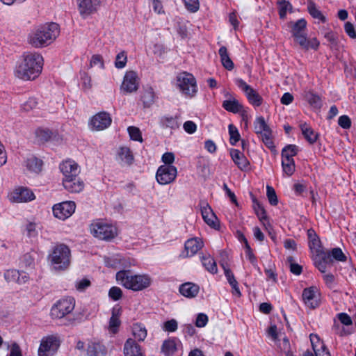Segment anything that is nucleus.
Instances as JSON below:
<instances>
[{
	"instance_id": "1",
	"label": "nucleus",
	"mask_w": 356,
	"mask_h": 356,
	"mask_svg": "<svg viewBox=\"0 0 356 356\" xmlns=\"http://www.w3.org/2000/svg\"><path fill=\"white\" fill-rule=\"evenodd\" d=\"M60 28L56 23H47L35 27L28 35V42L35 48L51 44L59 35Z\"/></svg>"
},
{
	"instance_id": "2",
	"label": "nucleus",
	"mask_w": 356,
	"mask_h": 356,
	"mask_svg": "<svg viewBox=\"0 0 356 356\" xmlns=\"http://www.w3.org/2000/svg\"><path fill=\"white\" fill-rule=\"evenodd\" d=\"M23 61L16 67L15 75L24 81L34 80L42 72L44 59L39 53L24 54Z\"/></svg>"
},
{
	"instance_id": "3",
	"label": "nucleus",
	"mask_w": 356,
	"mask_h": 356,
	"mask_svg": "<svg viewBox=\"0 0 356 356\" xmlns=\"http://www.w3.org/2000/svg\"><path fill=\"white\" fill-rule=\"evenodd\" d=\"M47 260L54 270L64 271L70 265L71 250L67 245L57 243L51 248Z\"/></svg>"
},
{
	"instance_id": "4",
	"label": "nucleus",
	"mask_w": 356,
	"mask_h": 356,
	"mask_svg": "<svg viewBox=\"0 0 356 356\" xmlns=\"http://www.w3.org/2000/svg\"><path fill=\"white\" fill-rule=\"evenodd\" d=\"M117 281L126 289L138 291L147 288L151 279L145 275H132L130 270H120L116 273Z\"/></svg>"
},
{
	"instance_id": "5",
	"label": "nucleus",
	"mask_w": 356,
	"mask_h": 356,
	"mask_svg": "<svg viewBox=\"0 0 356 356\" xmlns=\"http://www.w3.org/2000/svg\"><path fill=\"white\" fill-rule=\"evenodd\" d=\"M75 300L66 297L58 300L51 307L50 315L53 319H60L70 314L74 309Z\"/></svg>"
},
{
	"instance_id": "6",
	"label": "nucleus",
	"mask_w": 356,
	"mask_h": 356,
	"mask_svg": "<svg viewBox=\"0 0 356 356\" xmlns=\"http://www.w3.org/2000/svg\"><path fill=\"white\" fill-rule=\"evenodd\" d=\"M90 231L95 237L104 241H110L117 236V228L103 222L92 223Z\"/></svg>"
},
{
	"instance_id": "7",
	"label": "nucleus",
	"mask_w": 356,
	"mask_h": 356,
	"mask_svg": "<svg viewBox=\"0 0 356 356\" xmlns=\"http://www.w3.org/2000/svg\"><path fill=\"white\" fill-rule=\"evenodd\" d=\"M177 81L179 89L184 94L193 97L197 92L196 81L193 74L186 72L180 73Z\"/></svg>"
},
{
	"instance_id": "8",
	"label": "nucleus",
	"mask_w": 356,
	"mask_h": 356,
	"mask_svg": "<svg viewBox=\"0 0 356 356\" xmlns=\"http://www.w3.org/2000/svg\"><path fill=\"white\" fill-rule=\"evenodd\" d=\"M60 346V341L56 337L47 336L41 340L38 349L39 356H52Z\"/></svg>"
},
{
	"instance_id": "9",
	"label": "nucleus",
	"mask_w": 356,
	"mask_h": 356,
	"mask_svg": "<svg viewBox=\"0 0 356 356\" xmlns=\"http://www.w3.org/2000/svg\"><path fill=\"white\" fill-rule=\"evenodd\" d=\"M236 84L245 94V96L250 104L254 106H260L263 103L262 97L250 85L241 79L236 80Z\"/></svg>"
},
{
	"instance_id": "10",
	"label": "nucleus",
	"mask_w": 356,
	"mask_h": 356,
	"mask_svg": "<svg viewBox=\"0 0 356 356\" xmlns=\"http://www.w3.org/2000/svg\"><path fill=\"white\" fill-rule=\"evenodd\" d=\"M79 13L82 18L97 13L102 3V0H76Z\"/></svg>"
},
{
	"instance_id": "11",
	"label": "nucleus",
	"mask_w": 356,
	"mask_h": 356,
	"mask_svg": "<svg viewBox=\"0 0 356 356\" xmlns=\"http://www.w3.org/2000/svg\"><path fill=\"white\" fill-rule=\"evenodd\" d=\"M177 175V168L174 165H161L156 173L159 184L164 185L175 181Z\"/></svg>"
},
{
	"instance_id": "12",
	"label": "nucleus",
	"mask_w": 356,
	"mask_h": 356,
	"mask_svg": "<svg viewBox=\"0 0 356 356\" xmlns=\"http://www.w3.org/2000/svg\"><path fill=\"white\" fill-rule=\"evenodd\" d=\"M75 209L76 204L74 202H63L53 207V213L56 218L64 220L74 213Z\"/></svg>"
},
{
	"instance_id": "13",
	"label": "nucleus",
	"mask_w": 356,
	"mask_h": 356,
	"mask_svg": "<svg viewBox=\"0 0 356 356\" xmlns=\"http://www.w3.org/2000/svg\"><path fill=\"white\" fill-rule=\"evenodd\" d=\"M302 299L305 304L310 309H316L321 304L320 293L316 286L305 288L302 291Z\"/></svg>"
},
{
	"instance_id": "14",
	"label": "nucleus",
	"mask_w": 356,
	"mask_h": 356,
	"mask_svg": "<svg viewBox=\"0 0 356 356\" xmlns=\"http://www.w3.org/2000/svg\"><path fill=\"white\" fill-rule=\"evenodd\" d=\"M138 78L137 74L134 71L127 72L120 90L124 94L136 92L138 89Z\"/></svg>"
},
{
	"instance_id": "15",
	"label": "nucleus",
	"mask_w": 356,
	"mask_h": 356,
	"mask_svg": "<svg viewBox=\"0 0 356 356\" xmlns=\"http://www.w3.org/2000/svg\"><path fill=\"white\" fill-rule=\"evenodd\" d=\"M307 26V22L305 19H300L296 22L291 27L292 35L296 42L300 45H304L305 42V37L307 33L305 32Z\"/></svg>"
},
{
	"instance_id": "16",
	"label": "nucleus",
	"mask_w": 356,
	"mask_h": 356,
	"mask_svg": "<svg viewBox=\"0 0 356 356\" xmlns=\"http://www.w3.org/2000/svg\"><path fill=\"white\" fill-rule=\"evenodd\" d=\"M9 197L11 202L17 203L29 202L35 198L33 193L24 187L16 188L10 194Z\"/></svg>"
},
{
	"instance_id": "17",
	"label": "nucleus",
	"mask_w": 356,
	"mask_h": 356,
	"mask_svg": "<svg viewBox=\"0 0 356 356\" xmlns=\"http://www.w3.org/2000/svg\"><path fill=\"white\" fill-rule=\"evenodd\" d=\"M59 168L64 176L63 179H69L71 177L74 179L80 172L79 165L71 159L63 161L60 164Z\"/></svg>"
},
{
	"instance_id": "18",
	"label": "nucleus",
	"mask_w": 356,
	"mask_h": 356,
	"mask_svg": "<svg viewBox=\"0 0 356 356\" xmlns=\"http://www.w3.org/2000/svg\"><path fill=\"white\" fill-rule=\"evenodd\" d=\"M111 118L106 112H100L92 118L90 124L92 129L99 131L103 130L111 125Z\"/></svg>"
},
{
	"instance_id": "19",
	"label": "nucleus",
	"mask_w": 356,
	"mask_h": 356,
	"mask_svg": "<svg viewBox=\"0 0 356 356\" xmlns=\"http://www.w3.org/2000/svg\"><path fill=\"white\" fill-rule=\"evenodd\" d=\"M203 247V242L199 238H192L185 242L184 251L181 256L188 257L195 255Z\"/></svg>"
},
{
	"instance_id": "20",
	"label": "nucleus",
	"mask_w": 356,
	"mask_h": 356,
	"mask_svg": "<svg viewBox=\"0 0 356 356\" xmlns=\"http://www.w3.org/2000/svg\"><path fill=\"white\" fill-rule=\"evenodd\" d=\"M201 213L204 222L211 227L216 229L218 225V218L211 207L207 202L201 203Z\"/></svg>"
},
{
	"instance_id": "21",
	"label": "nucleus",
	"mask_w": 356,
	"mask_h": 356,
	"mask_svg": "<svg viewBox=\"0 0 356 356\" xmlns=\"http://www.w3.org/2000/svg\"><path fill=\"white\" fill-rule=\"evenodd\" d=\"M123 353L124 356H144L141 346L131 338H129L125 341Z\"/></svg>"
},
{
	"instance_id": "22",
	"label": "nucleus",
	"mask_w": 356,
	"mask_h": 356,
	"mask_svg": "<svg viewBox=\"0 0 356 356\" xmlns=\"http://www.w3.org/2000/svg\"><path fill=\"white\" fill-rule=\"evenodd\" d=\"M122 313V308L119 305H115L112 309L111 317L109 320L108 330L113 334H116L118 331V327L121 324L120 316Z\"/></svg>"
},
{
	"instance_id": "23",
	"label": "nucleus",
	"mask_w": 356,
	"mask_h": 356,
	"mask_svg": "<svg viewBox=\"0 0 356 356\" xmlns=\"http://www.w3.org/2000/svg\"><path fill=\"white\" fill-rule=\"evenodd\" d=\"M63 185L64 188L71 193H79L84 188V183L77 177L63 179Z\"/></svg>"
},
{
	"instance_id": "24",
	"label": "nucleus",
	"mask_w": 356,
	"mask_h": 356,
	"mask_svg": "<svg viewBox=\"0 0 356 356\" xmlns=\"http://www.w3.org/2000/svg\"><path fill=\"white\" fill-rule=\"evenodd\" d=\"M232 159L241 170H246L249 167V161L244 154L238 149H233L230 151Z\"/></svg>"
},
{
	"instance_id": "25",
	"label": "nucleus",
	"mask_w": 356,
	"mask_h": 356,
	"mask_svg": "<svg viewBox=\"0 0 356 356\" xmlns=\"http://www.w3.org/2000/svg\"><path fill=\"white\" fill-rule=\"evenodd\" d=\"M307 237L309 247L313 253L320 252V249L323 247L321 245V240L313 229H309L307 230Z\"/></svg>"
},
{
	"instance_id": "26",
	"label": "nucleus",
	"mask_w": 356,
	"mask_h": 356,
	"mask_svg": "<svg viewBox=\"0 0 356 356\" xmlns=\"http://www.w3.org/2000/svg\"><path fill=\"white\" fill-rule=\"evenodd\" d=\"M106 353V348L102 343L92 341L88 343L87 348V355L88 356H105Z\"/></svg>"
},
{
	"instance_id": "27",
	"label": "nucleus",
	"mask_w": 356,
	"mask_h": 356,
	"mask_svg": "<svg viewBox=\"0 0 356 356\" xmlns=\"http://www.w3.org/2000/svg\"><path fill=\"white\" fill-rule=\"evenodd\" d=\"M179 291L182 296L191 298L197 295L200 287L197 284L191 282H186L180 285Z\"/></svg>"
},
{
	"instance_id": "28",
	"label": "nucleus",
	"mask_w": 356,
	"mask_h": 356,
	"mask_svg": "<svg viewBox=\"0 0 356 356\" xmlns=\"http://www.w3.org/2000/svg\"><path fill=\"white\" fill-rule=\"evenodd\" d=\"M300 127L305 138L310 144L315 143L318 138V134L306 122L301 124Z\"/></svg>"
},
{
	"instance_id": "29",
	"label": "nucleus",
	"mask_w": 356,
	"mask_h": 356,
	"mask_svg": "<svg viewBox=\"0 0 356 356\" xmlns=\"http://www.w3.org/2000/svg\"><path fill=\"white\" fill-rule=\"evenodd\" d=\"M156 95L152 87H148L144 89L140 100L143 102L145 108H149L155 102Z\"/></svg>"
},
{
	"instance_id": "30",
	"label": "nucleus",
	"mask_w": 356,
	"mask_h": 356,
	"mask_svg": "<svg viewBox=\"0 0 356 356\" xmlns=\"http://www.w3.org/2000/svg\"><path fill=\"white\" fill-rule=\"evenodd\" d=\"M42 164V161L35 156L28 158L26 161V166L27 170L36 174H38L41 172Z\"/></svg>"
},
{
	"instance_id": "31",
	"label": "nucleus",
	"mask_w": 356,
	"mask_h": 356,
	"mask_svg": "<svg viewBox=\"0 0 356 356\" xmlns=\"http://www.w3.org/2000/svg\"><path fill=\"white\" fill-rule=\"evenodd\" d=\"M250 197L253 203V209L257 214V217L260 220V221L263 222L264 224V221L267 220V215L264 207L260 204V202L257 200L256 197L250 193Z\"/></svg>"
},
{
	"instance_id": "32",
	"label": "nucleus",
	"mask_w": 356,
	"mask_h": 356,
	"mask_svg": "<svg viewBox=\"0 0 356 356\" xmlns=\"http://www.w3.org/2000/svg\"><path fill=\"white\" fill-rule=\"evenodd\" d=\"M218 54L223 67L227 70H233L234 65L228 54L227 48L225 46H222L218 51Z\"/></svg>"
},
{
	"instance_id": "33",
	"label": "nucleus",
	"mask_w": 356,
	"mask_h": 356,
	"mask_svg": "<svg viewBox=\"0 0 356 356\" xmlns=\"http://www.w3.org/2000/svg\"><path fill=\"white\" fill-rule=\"evenodd\" d=\"M222 106L226 111L233 113H239L243 108V105L236 99L225 100Z\"/></svg>"
},
{
	"instance_id": "34",
	"label": "nucleus",
	"mask_w": 356,
	"mask_h": 356,
	"mask_svg": "<svg viewBox=\"0 0 356 356\" xmlns=\"http://www.w3.org/2000/svg\"><path fill=\"white\" fill-rule=\"evenodd\" d=\"M201 261L207 270L212 274L217 273L218 268L216 262L209 254L202 255L201 257Z\"/></svg>"
},
{
	"instance_id": "35",
	"label": "nucleus",
	"mask_w": 356,
	"mask_h": 356,
	"mask_svg": "<svg viewBox=\"0 0 356 356\" xmlns=\"http://www.w3.org/2000/svg\"><path fill=\"white\" fill-rule=\"evenodd\" d=\"M254 132L261 135L264 134V132L268 133V131L271 130L269 126L266 124L264 118L262 116L258 117L255 119L254 122Z\"/></svg>"
},
{
	"instance_id": "36",
	"label": "nucleus",
	"mask_w": 356,
	"mask_h": 356,
	"mask_svg": "<svg viewBox=\"0 0 356 356\" xmlns=\"http://www.w3.org/2000/svg\"><path fill=\"white\" fill-rule=\"evenodd\" d=\"M132 333L135 339L139 341H143L147 335L146 328L141 323L134 324L132 327Z\"/></svg>"
},
{
	"instance_id": "37",
	"label": "nucleus",
	"mask_w": 356,
	"mask_h": 356,
	"mask_svg": "<svg viewBox=\"0 0 356 356\" xmlns=\"http://www.w3.org/2000/svg\"><path fill=\"white\" fill-rule=\"evenodd\" d=\"M160 124L163 128H170L177 129L179 127V124L176 117L165 115L161 118Z\"/></svg>"
},
{
	"instance_id": "38",
	"label": "nucleus",
	"mask_w": 356,
	"mask_h": 356,
	"mask_svg": "<svg viewBox=\"0 0 356 356\" xmlns=\"http://www.w3.org/2000/svg\"><path fill=\"white\" fill-rule=\"evenodd\" d=\"M307 10L313 18L318 19L322 23L326 22V17L323 15L321 11L317 8L314 2H309L307 5Z\"/></svg>"
},
{
	"instance_id": "39",
	"label": "nucleus",
	"mask_w": 356,
	"mask_h": 356,
	"mask_svg": "<svg viewBox=\"0 0 356 356\" xmlns=\"http://www.w3.org/2000/svg\"><path fill=\"white\" fill-rule=\"evenodd\" d=\"M305 97L309 105L314 108H321L322 101L321 97L316 93L309 91L305 93Z\"/></svg>"
},
{
	"instance_id": "40",
	"label": "nucleus",
	"mask_w": 356,
	"mask_h": 356,
	"mask_svg": "<svg viewBox=\"0 0 356 356\" xmlns=\"http://www.w3.org/2000/svg\"><path fill=\"white\" fill-rule=\"evenodd\" d=\"M298 153V147L295 145H288L282 151V159H293Z\"/></svg>"
},
{
	"instance_id": "41",
	"label": "nucleus",
	"mask_w": 356,
	"mask_h": 356,
	"mask_svg": "<svg viewBox=\"0 0 356 356\" xmlns=\"http://www.w3.org/2000/svg\"><path fill=\"white\" fill-rule=\"evenodd\" d=\"M120 160L125 164L131 165L134 161V156L128 147H121L119 151Z\"/></svg>"
},
{
	"instance_id": "42",
	"label": "nucleus",
	"mask_w": 356,
	"mask_h": 356,
	"mask_svg": "<svg viewBox=\"0 0 356 356\" xmlns=\"http://www.w3.org/2000/svg\"><path fill=\"white\" fill-rule=\"evenodd\" d=\"M283 172L287 176H291L295 172L294 159H282Z\"/></svg>"
},
{
	"instance_id": "43",
	"label": "nucleus",
	"mask_w": 356,
	"mask_h": 356,
	"mask_svg": "<svg viewBox=\"0 0 356 356\" xmlns=\"http://www.w3.org/2000/svg\"><path fill=\"white\" fill-rule=\"evenodd\" d=\"M52 133L49 129H38L35 131L37 140L40 143H45L49 140Z\"/></svg>"
},
{
	"instance_id": "44",
	"label": "nucleus",
	"mask_w": 356,
	"mask_h": 356,
	"mask_svg": "<svg viewBox=\"0 0 356 356\" xmlns=\"http://www.w3.org/2000/svg\"><path fill=\"white\" fill-rule=\"evenodd\" d=\"M229 134V143L232 145H235L241 138L240 134L237 128L232 124H230L228 127Z\"/></svg>"
},
{
	"instance_id": "45",
	"label": "nucleus",
	"mask_w": 356,
	"mask_h": 356,
	"mask_svg": "<svg viewBox=\"0 0 356 356\" xmlns=\"http://www.w3.org/2000/svg\"><path fill=\"white\" fill-rule=\"evenodd\" d=\"M162 351L168 355H171L177 350L176 343L174 340H166L162 345Z\"/></svg>"
},
{
	"instance_id": "46",
	"label": "nucleus",
	"mask_w": 356,
	"mask_h": 356,
	"mask_svg": "<svg viewBox=\"0 0 356 356\" xmlns=\"http://www.w3.org/2000/svg\"><path fill=\"white\" fill-rule=\"evenodd\" d=\"M241 236L243 237V241H244L245 248V253L248 259L250 260V261L253 264L256 265L257 264V259L255 256L254 255L252 249L248 242L247 238L243 234H241Z\"/></svg>"
},
{
	"instance_id": "47",
	"label": "nucleus",
	"mask_w": 356,
	"mask_h": 356,
	"mask_svg": "<svg viewBox=\"0 0 356 356\" xmlns=\"http://www.w3.org/2000/svg\"><path fill=\"white\" fill-rule=\"evenodd\" d=\"M19 277L20 272L15 269L8 270L4 273V277L7 282H17Z\"/></svg>"
},
{
	"instance_id": "48",
	"label": "nucleus",
	"mask_w": 356,
	"mask_h": 356,
	"mask_svg": "<svg viewBox=\"0 0 356 356\" xmlns=\"http://www.w3.org/2000/svg\"><path fill=\"white\" fill-rule=\"evenodd\" d=\"M127 61V54L125 51H121L116 56L115 66L118 69H122L125 67Z\"/></svg>"
},
{
	"instance_id": "49",
	"label": "nucleus",
	"mask_w": 356,
	"mask_h": 356,
	"mask_svg": "<svg viewBox=\"0 0 356 356\" xmlns=\"http://www.w3.org/2000/svg\"><path fill=\"white\" fill-rule=\"evenodd\" d=\"M128 132L130 136L131 139L142 142V135L139 128L134 126H131L128 127Z\"/></svg>"
},
{
	"instance_id": "50",
	"label": "nucleus",
	"mask_w": 356,
	"mask_h": 356,
	"mask_svg": "<svg viewBox=\"0 0 356 356\" xmlns=\"http://www.w3.org/2000/svg\"><path fill=\"white\" fill-rule=\"evenodd\" d=\"M266 195L269 201V203L273 206H276L278 203L277 197L275 189L270 186L266 187Z\"/></svg>"
},
{
	"instance_id": "51",
	"label": "nucleus",
	"mask_w": 356,
	"mask_h": 356,
	"mask_svg": "<svg viewBox=\"0 0 356 356\" xmlns=\"http://www.w3.org/2000/svg\"><path fill=\"white\" fill-rule=\"evenodd\" d=\"M319 44L320 42L316 38H314L311 40H308L307 38L305 37V44L300 46L305 50H308L309 49H313L314 50H316L318 49Z\"/></svg>"
},
{
	"instance_id": "52",
	"label": "nucleus",
	"mask_w": 356,
	"mask_h": 356,
	"mask_svg": "<svg viewBox=\"0 0 356 356\" xmlns=\"http://www.w3.org/2000/svg\"><path fill=\"white\" fill-rule=\"evenodd\" d=\"M37 225L35 222H29L26 224L25 230L29 238H35L38 236Z\"/></svg>"
},
{
	"instance_id": "53",
	"label": "nucleus",
	"mask_w": 356,
	"mask_h": 356,
	"mask_svg": "<svg viewBox=\"0 0 356 356\" xmlns=\"http://www.w3.org/2000/svg\"><path fill=\"white\" fill-rule=\"evenodd\" d=\"M260 136L262 139V141L267 147H268L269 149H275L273 141L272 140L271 130L268 131V133L264 132V134H261Z\"/></svg>"
},
{
	"instance_id": "54",
	"label": "nucleus",
	"mask_w": 356,
	"mask_h": 356,
	"mask_svg": "<svg viewBox=\"0 0 356 356\" xmlns=\"http://www.w3.org/2000/svg\"><path fill=\"white\" fill-rule=\"evenodd\" d=\"M260 136L262 139V141L267 147H268L269 149H275L273 141L272 140L271 130L268 131V133L264 132V134H261Z\"/></svg>"
},
{
	"instance_id": "55",
	"label": "nucleus",
	"mask_w": 356,
	"mask_h": 356,
	"mask_svg": "<svg viewBox=\"0 0 356 356\" xmlns=\"http://www.w3.org/2000/svg\"><path fill=\"white\" fill-rule=\"evenodd\" d=\"M331 255L333 259L339 261H346L347 259L346 256L343 254L341 249L339 248H333L331 252Z\"/></svg>"
},
{
	"instance_id": "56",
	"label": "nucleus",
	"mask_w": 356,
	"mask_h": 356,
	"mask_svg": "<svg viewBox=\"0 0 356 356\" xmlns=\"http://www.w3.org/2000/svg\"><path fill=\"white\" fill-rule=\"evenodd\" d=\"M108 296L113 300L117 301L122 296V291L120 288L118 286H113L108 291Z\"/></svg>"
},
{
	"instance_id": "57",
	"label": "nucleus",
	"mask_w": 356,
	"mask_h": 356,
	"mask_svg": "<svg viewBox=\"0 0 356 356\" xmlns=\"http://www.w3.org/2000/svg\"><path fill=\"white\" fill-rule=\"evenodd\" d=\"M38 106V101L34 97H30L29 99L25 102L22 107V109L26 112L30 111L33 110V108H36Z\"/></svg>"
},
{
	"instance_id": "58",
	"label": "nucleus",
	"mask_w": 356,
	"mask_h": 356,
	"mask_svg": "<svg viewBox=\"0 0 356 356\" xmlns=\"http://www.w3.org/2000/svg\"><path fill=\"white\" fill-rule=\"evenodd\" d=\"M178 323L175 319H171L164 323L163 329L165 332H172L177 330Z\"/></svg>"
},
{
	"instance_id": "59",
	"label": "nucleus",
	"mask_w": 356,
	"mask_h": 356,
	"mask_svg": "<svg viewBox=\"0 0 356 356\" xmlns=\"http://www.w3.org/2000/svg\"><path fill=\"white\" fill-rule=\"evenodd\" d=\"M279 3L280 5L279 10L280 17L281 19H284L286 17L287 10L289 8H291L292 6L289 1H286L285 0H281L280 1H279Z\"/></svg>"
},
{
	"instance_id": "60",
	"label": "nucleus",
	"mask_w": 356,
	"mask_h": 356,
	"mask_svg": "<svg viewBox=\"0 0 356 356\" xmlns=\"http://www.w3.org/2000/svg\"><path fill=\"white\" fill-rule=\"evenodd\" d=\"M314 254H316V257L317 258L325 261V263L327 264H330L332 261L331 258V253L324 251L323 248L320 249V252H315Z\"/></svg>"
},
{
	"instance_id": "61",
	"label": "nucleus",
	"mask_w": 356,
	"mask_h": 356,
	"mask_svg": "<svg viewBox=\"0 0 356 356\" xmlns=\"http://www.w3.org/2000/svg\"><path fill=\"white\" fill-rule=\"evenodd\" d=\"M338 124L343 129H348L351 127V120L348 115H343L339 117Z\"/></svg>"
},
{
	"instance_id": "62",
	"label": "nucleus",
	"mask_w": 356,
	"mask_h": 356,
	"mask_svg": "<svg viewBox=\"0 0 356 356\" xmlns=\"http://www.w3.org/2000/svg\"><path fill=\"white\" fill-rule=\"evenodd\" d=\"M90 286V281L88 279L83 278V279L76 282L75 287L78 291H83Z\"/></svg>"
},
{
	"instance_id": "63",
	"label": "nucleus",
	"mask_w": 356,
	"mask_h": 356,
	"mask_svg": "<svg viewBox=\"0 0 356 356\" xmlns=\"http://www.w3.org/2000/svg\"><path fill=\"white\" fill-rule=\"evenodd\" d=\"M338 319L344 325L348 326L353 324L350 316L346 313H339L337 314Z\"/></svg>"
},
{
	"instance_id": "64",
	"label": "nucleus",
	"mask_w": 356,
	"mask_h": 356,
	"mask_svg": "<svg viewBox=\"0 0 356 356\" xmlns=\"http://www.w3.org/2000/svg\"><path fill=\"white\" fill-rule=\"evenodd\" d=\"M344 29L350 38H356V31L352 23L347 22L344 25Z\"/></svg>"
}]
</instances>
